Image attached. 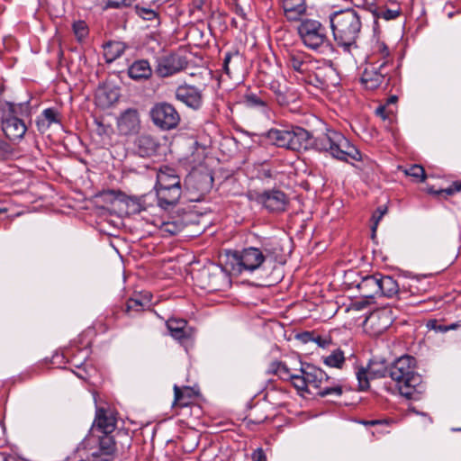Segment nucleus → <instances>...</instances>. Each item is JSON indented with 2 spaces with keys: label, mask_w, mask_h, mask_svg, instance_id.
Listing matches in <instances>:
<instances>
[{
  "label": "nucleus",
  "mask_w": 461,
  "mask_h": 461,
  "mask_svg": "<svg viewBox=\"0 0 461 461\" xmlns=\"http://www.w3.org/2000/svg\"><path fill=\"white\" fill-rule=\"evenodd\" d=\"M185 66L186 61L184 58L176 54H171L158 59L155 73L159 77H167L183 70Z\"/></svg>",
  "instance_id": "nucleus-18"
},
{
  "label": "nucleus",
  "mask_w": 461,
  "mask_h": 461,
  "mask_svg": "<svg viewBox=\"0 0 461 461\" xmlns=\"http://www.w3.org/2000/svg\"><path fill=\"white\" fill-rule=\"evenodd\" d=\"M197 393L190 386L180 388L176 384L174 385V401L173 408H184L189 406L195 399Z\"/></svg>",
  "instance_id": "nucleus-22"
},
{
  "label": "nucleus",
  "mask_w": 461,
  "mask_h": 461,
  "mask_svg": "<svg viewBox=\"0 0 461 461\" xmlns=\"http://www.w3.org/2000/svg\"><path fill=\"white\" fill-rule=\"evenodd\" d=\"M136 14L144 20L152 21L157 18V13L149 8L141 7L140 5L135 6Z\"/></svg>",
  "instance_id": "nucleus-44"
},
{
  "label": "nucleus",
  "mask_w": 461,
  "mask_h": 461,
  "mask_svg": "<svg viewBox=\"0 0 461 461\" xmlns=\"http://www.w3.org/2000/svg\"><path fill=\"white\" fill-rule=\"evenodd\" d=\"M251 420L252 422H254V423H260V422H262V421H263V420Z\"/></svg>",
  "instance_id": "nucleus-59"
},
{
  "label": "nucleus",
  "mask_w": 461,
  "mask_h": 461,
  "mask_svg": "<svg viewBox=\"0 0 461 461\" xmlns=\"http://www.w3.org/2000/svg\"><path fill=\"white\" fill-rule=\"evenodd\" d=\"M269 254L270 251L266 247L230 250L226 253L225 269L236 276L246 273L251 274L260 268Z\"/></svg>",
  "instance_id": "nucleus-7"
},
{
  "label": "nucleus",
  "mask_w": 461,
  "mask_h": 461,
  "mask_svg": "<svg viewBox=\"0 0 461 461\" xmlns=\"http://www.w3.org/2000/svg\"><path fill=\"white\" fill-rule=\"evenodd\" d=\"M251 458L253 461H267L266 454L262 448H257L254 450L251 455Z\"/></svg>",
  "instance_id": "nucleus-51"
},
{
  "label": "nucleus",
  "mask_w": 461,
  "mask_h": 461,
  "mask_svg": "<svg viewBox=\"0 0 461 461\" xmlns=\"http://www.w3.org/2000/svg\"><path fill=\"white\" fill-rule=\"evenodd\" d=\"M378 1L379 0H362V5L365 9L374 14L378 8Z\"/></svg>",
  "instance_id": "nucleus-50"
},
{
  "label": "nucleus",
  "mask_w": 461,
  "mask_h": 461,
  "mask_svg": "<svg viewBox=\"0 0 461 461\" xmlns=\"http://www.w3.org/2000/svg\"><path fill=\"white\" fill-rule=\"evenodd\" d=\"M401 12L399 9L392 10L385 8L384 6H378L375 12L373 14L374 17L376 19H384L386 21L393 20L400 15Z\"/></svg>",
  "instance_id": "nucleus-41"
},
{
  "label": "nucleus",
  "mask_w": 461,
  "mask_h": 461,
  "mask_svg": "<svg viewBox=\"0 0 461 461\" xmlns=\"http://www.w3.org/2000/svg\"><path fill=\"white\" fill-rule=\"evenodd\" d=\"M244 104L249 108L258 109L263 112L267 109V102L255 93H248L244 95Z\"/></svg>",
  "instance_id": "nucleus-34"
},
{
  "label": "nucleus",
  "mask_w": 461,
  "mask_h": 461,
  "mask_svg": "<svg viewBox=\"0 0 461 461\" xmlns=\"http://www.w3.org/2000/svg\"><path fill=\"white\" fill-rule=\"evenodd\" d=\"M158 206L163 210L175 207L182 195L180 176L175 168L167 166L161 167L157 173V181L154 186Z\"/></svg>",
  "instance_id": "nucleus-9"
},
{
  "label": "nucleus",
  "mask_w": 461,
  "mask_h": 461,
  "mask_svg": "<svg viewBox=\"0 0 461 461\" xmlns=\"http://www.w3.org/2000/svg\"><path fill=\"white\" fill-rule=\"evenodd\" d=\"M427 328L431 330H435L436 332L445 333L449 330H461V321L456 322H453L448 325L441 324L436 319L429 320L427 322Z\"/></svg>",
  "instance_id": "nucleus-35"
},
{
  "label": "nucleus",
  "mask_w": 461,
  "mask_h": 461,
  "mask_svg": "<svg viewBox=\"0 0 461 461\" xmlns=\"http://www.w3.org/2000/svg\"><path fill=\"white\" fill-rule=\"evenodd\" d=\"M135 0H104V10L126 8L132 5Z\"/></svg>",
  "instance_id": "nucleus-43"
},
{
  "label": "nucleus",
  "mask_w": 461,
  "mask_h": 461,
  "mask_svg": "<svg viewBox=\"0 0 461 461\" xmlns=\"http://www.w3.org/2000/svg\"><path fill=\"white\" fill-rule=\"evenodd\" d=\"M107 194H109L112 198L115 200H119L121 202L125 203L128 206L132 205L131 212H140L141 211L145 210L146 208L141 203V200L144 198L142 197H135V196H128L124 193L119 190H108Z\"/></svg>",
  "instance_id": "nucleus-29"
},
{
  "label": "nucleus",
  "mask_w": 461,
  "mask_h": 461,
  "mask_svg": "<svg viewBox=\"0 0 461 461\" xmlns=\"http://www.w3.org/2000/svg\"><path fill=\"white\" fill-rule=\"evenodd\" d=\"M376 275L378 285L380 286L379 295L388 298H392L397 295L399 298H401V295L405 291L404 286H402V289H401L398 282L390 276H384L381 273H376Z\"/></svg>",
  "instance_id": "nucleus-20"
},
{
  "label": "nucleus",
  "mask_w": 461,
  "mask_h": 461,
  "mask_svg": "<svg viewBox=\"0 0 461 461\" xmlns=\"http://www.w3.org/2000/svg\"><path fill=\"white\" fill-rule=\"evenodd\" d=\"M359 294L364 299H374L379 295L380 286L378 285L376 273L372 276H366L357 285Z\"/></svg>",
  "instance_id": "nucleus-21"
},
{
  "label": "nucleus",
  "mask_w": 461,
  "mask_h": 461,
  "mask_svg": "<svg viewBox=\"0 0 461 461\" xmlns=\"http://www.w3.org/2000/svg\"><path fill=\"white\" fill-rule=\"evenodd\" d=\"M106 320H107V322H108L109 325L113 324L114 320H115V312H113L111 316H107L106 317Z\"/></svg>",
  "instance_id": "nucleus-56"
},
{
  "label": "nucleus",
  "mask_w": 461,
  "mask_h": 461,
  "mask_svg": "<svg viewBox=\"0 0 461 461\" xmlns=\"http://www.w3.org/2000/svg\"><path fill=\"white\" fill-rule=\"evenodd\" d=\"M322 362L330 367L343 369L347 358L342 349L337 348L331 350L328 355L321 357Z\"/></svg>",
  "instance_id": "nucleus-32"
},
{
  "label": "nucleus",
  "mask_w": 461,
  "mask_h": 461,
  "mask_svg": "<svg viewBox=\"0 0 461 461\" xmlns=\"http://www.w3.org/2000/svg\"><path fill=\"white\" fill-rule=\"evenodd\" d=\"M262 137L271 145L294 152L314 149L329 153L332 158L349 162L360 161V151L339 131L327 129L325 132L313 136L304 128L294 124L271 128Z\"/></svg>",
  "instance_id": "nucleus-1"
},
{
  "label": "nucleus",
  "mask_w": 461,
  "mask_h": 461,
  "mask_svg": "<svg viewBox=\"0 0 461 461\" xmlns=\"http://www.w3.org/2000/svg\"><path fill=\"white\" fill-rule=\"evenodd\" d=\"M32 107L29 101L1 103V129L10 142L17 144L23 140L32 122Z\"/></svg>",
  "instance_id": "nucleus-4"
},
{
  "label": "nucleus",
  "mask_w": 461,
  "mask_h": 461,
  "mask_svg": "<svg viewBox=\"0 0 461 461\" xmlns=\"http://www.w3.org/2000/svg\"><path fill=\"white\" fill-rule=\"evenodd\" d=\"M175 97L194 110H198L203 105V89L186 83H183L176 87Z\"/></svg>",
  "instance_id": "nucleus-17"
},
{
  "label": "nucleus",
  "mask_w": 461,
  "mask_h": 461,
  "mask_svg": "<svg viewBox=\"0 0 461 461\" xmlns=\"http://www.w3.org/2000/svg\"><path fill=\"white\" fill-rule=\"evenodd\" d=\"M397 96L396 95H391L389 98H388V101L387 103L388 104H394L396 101H397Z\"/></svg>",
  "instance_id": "nucleus-58"
},
{
  "label": "nucleus",
  "mask_w": 461,
  "mask_h": 461,
  "mask_svg": "<svg viewBox=\"0 0 461 461\" xmlns=\"http://www.w3.org/2000/svg\"><path fill=\"white\" fill-rule=\"evenodd\" d=\"M393 322V312L388 308L371 312L365 321V329L373 336L383 334Z\"/></svg>",
  "instance_id": "nucleus-15"
},
{
  "label": "nucleus",
  "mask_w": 461,
  "mask_h": 461,
  "mask_svg": "<svg viewBox=\"0 0 461 461\" xmlns=\"http://www.w3.org/2000/svg\"><path fill=\"white\" fill-rule=\"evenodd\" d=\"M285 62L294 77L305 85L328 89L339 83L338 73L331 65H327L303 50H286Z\"/></svg>",
  "instance_id": "nucleus-3"
},
{
  "label": "nucleus",
  "mask_w": 461,
  "mask_h": 461,
  "mask_svg": "<svg viewBox=\"0 0 461 461\" xmlns=\"http://www.w3.org/2000/svg\"><path fill=\"white\" fill-rule=\"evenodd\" d=\"M140 127L139 113L136 109H128L118 120L119 131L123 135L137 133Z\"/></svg>",
  "instance_id": "nucleus-19"
},
{
  "label": "nucleus",
  "mask_w": 461,
  "mask_h": 461,
  "mask_svg": "<svg viewBox=\"0 0 461 461\" xmlns=\"http://www.w3.org/2000/svg\"><path fill=\"white\" fill-rule=\"evenodd\" d=\"M375 113L377 116L381 117L383 120H386L389 118V113L387 112L384 105H381L376 108Z\"/></svg>",
  "instance_id": "nucleus-52"
},
{
  "label": "nucleus",
  "mask_w": 461,
  "mask_h": 461,
  "mask_svg": "<svg viewBox=\"0 0 461 461\" xmlns=\"http://www.w3.org/2000/svg\"><path fill=\"white\" fill-rule=\"evenodd\" d=\"M73 32L78 41H83L89 34V29L85 21L78 20L72 24Z\"/></svg>",
  "instance_id": "nucleus-40"
},
{
  "label": "nucleus",
  "mask_w": 461,
  "mask_h": 461,
  "mask_svg": "<svg viewBox=\"0 0 461 461\" xmlns=\"http://www.w3.org/2000/svg\"><path fill=\"white\" fill-rule=\"evenodd\" d=\"M198 285L209 293L224 290L230 285L227 273L219 267H204L196 274Z\"/></svg>",
  "instance_id": "nucleus-13"
},
{
  "label": "nucleus",
  "mask_w": 461,
  "mask_h": 461,
  "mask_svg": "<svg viewBox=\"0 0 461 461\" xmlns=\"http://www.w3.org/2000/svg\"><path fill=\"white\" fill-rule=\"evenodd\" d=\"M330 29L337 45L346 52L357 49V40L362 28L361 17L355 9L347 8L331 13Z\"/></svg>",
  "instance_id": "nucleus-5"
},
{
  "label": "nucleus",
  "mask_w": 461,
  "mask_h": 461,
  "mask_svg": "<svg viewBox=\"0 0 461 461\" xmlns=\"http://www.w3.org/2000/svg\"><path fill=\"white\" fill-rule=\"evenodd\" d=\"M461 191V181L454 182L450 186L445 189H440L438 191H435L436 194H446V195H453L455 193ZM433 193V191H431Z\"/></svg>",
  "instance_id": "nucleus-47"
},
{
  "label": "nucleus",
  "mask_w": 461,
  "mask_h": 461,
  "mask_svg": "<svg viewBox=\"0 0 461 461\" xmlns=\"http://www.w3.org/2000/svg\"><path fill=\"white\" fill-rule=\"evenodd\" d=\"M256 201L270 212H283L286 210L289 198L283 191L272 189L258 194Z\"/></svg>",
  "instance_id": "nucleus-16"
},
{
  "label": "nucleus",
  "mask_w": 461,
  "mask_h": 461,
  "mask_svg": "<svg viewBox=\"0 0 461 461\" xmlns=\"http://www.w3.org/2000/svg\"><path fill=\"white\" fill-rule=\"evenodd\" d=\"M14 152L11 143L0 137V160L10 157Z\"/></svg>",
  "instance_id": "nucleus-45"
},
{
  "label": "nucleus",
  "mask_w": 461,
  "mask_h": 461,
  "mask_svg": "<svg viewBox=\"0 0 461 461\" xmlns=\"http://www.w3.org/2000/svg\"><path fill=\"white\" fill-rule=\"evenodd\" d=\"M86 370L83 369L82 372H78V373H76L77 375L81 378V379H84V380H86L87 379V376H86Z\"/></svg>",
  "instance_id": "nucleus-57"
},
{
  "label": "nucleus",
  "mask_w": 461,
  "mask_h": 461,
  "mask_svg": "<svg viewBox=\"0 0 461 461\" xmlns=\"http://www.w3.org/2000/svg\"><path fill=\"white\" fill-rule=\"evenodd\" d=\"M148 301L144 302L140 295H136L135 297L128 299L125 306V312L131 313V312H140L144 310L145 306L147 305Z\"/></svg>",
  "instance_id": "nucleus-37"
},
{
  "label": "nucleus",
  "mask_w": 461,
  "mask_h": 461,
  "mask_svg": "<svg viewBox=\"0 0 461 461\" xmlns=\"http://www.w3.org/2000/svg\"><path fill=\"white\" fill-rule=\"evenodd\" d=\"M315 332L314 331H303L301 333H298L296 335V339L302 341L303 343H308L312 342L314 338Z\"/></svg>",
  "instance_id": "nucleus-49"
},
{
  "label": "nucleus",
  "mask_w": 461,
  "mask_h": 461,
  "mask_svg": "<svg viewBox=\"0 0 461 461\" xmlns=\"http://www.w3.org/2000/svg\"><path fill=\"white\" fill-rule=\"evenodd\" d=\"M242 63L243 57L239 50H235L228 51L223 59L222 69L230 77H231L233 74L240 71Z\"/></svg>",
  "instance_id": "nucleus-28"
},
{
  "label": "nucleus",
  "mask_w": 461,
  "mask_h": 461,
  "mask_svg": "<svg viewBox=\"0 0 461 461\" xmlns=\"http://www.w3.org/2000/svg\"><path fill=\"white\" fill-rule=\"evenodd\" d=\"M269 89L274 93L276 100L280 105L289 104L290 101L278 81H272L269 84Z\"/></svg>",
  "instance_id": "nucleus-38"
},
{
  "label": "nucleus",
  "mask_w": 461,
  "mask_h": 461,
  "mask_svg": "<svg viewBox=\"0 0 461 461\" xmlns=\"http://www.w3.org/2000/svg\"><path fill=\"white\" fill-rule=\"evenodd\" d=\"M297 32L303 44L311 50L323 52L331 46L326 28L318 20L310 18L301 20Z\"/></svg>",
  "instance_id": "nucleus-11"
},
{
  "label": "nucleus",
  "mask_w": 461,
  "mask_h": 461,
  "mask_svg": "<svg viewBox=\"0 0 461 461\" xmlns=\"http://www.w3.org/2000/svg\"><path fill=\"white\" fill-rule=\"evenodd\" d=\"M137 152L140 157H151L155 155L158 149L157 140L149 134H142L136 140Z\"/></svg>",
  "instance_id": "nucleus-26"
},
{
  "label": "nucleus",
  "mask_w": 461,
  "mask_h": 461,
  "mask_svg": "<svg viewBox=\"0 0 461 461\" xmlns=\"http://www.w3.org/2000/svg\"><path fill=\"white\" fill-rule=\"evenodd\" d=\"M387 363L384 359L372 358L366 368L360 367L356 372L358 386L361 391L369 388V380L385 377L389 375Z\"/></svg>",
  "instance_id": "nucleus-14"
},
{
  "label": "nucleus",
  "mask_w": 461,
  "mask_h": 461,
  "mask_svg": "<svg viewBox=\"0 0 461 461\" xmlns=\"http://www.w3.org/2000/svg\"><path fill=\"white\" fill-rule=\"evenodd\" d=\"M397 80L393 65L388 60L370 64L364 69L360 77L362 86L372 91L378 88L387 90L389 86H394Z\"/></svg>",
  "instance_id": "nucleus-10"
},
{
  "label": "nucleus",
  "mask_w": 461,
  "mask_h": 461,
  "mask_svg": "<svg viewBox=\"0 0 461 461\" xmlns=\"http://www.w3.org/2000/svg\"><path fill=\"white\" fill-rule=\"evenodd\" d=\"M153 124L162 131L176 129L181 120L176 107L167 102H158L149 110Z\"/></svg>",
  "instance_id": "nucleus-12"
},
{
  "label": "nucleus",
  "mask_w": 461,
  "mask_h": 461,
  "mask_svg": "<svg viewBox=\"0 0 461 461\" xmlns=\"http://www.w3.org/2000/svg\"><path fill=\"white\" fill-rule=\"evenodd\" d=\"M313 339H314L312 342L316 343L319 347L322 348H326L331 344V339L329 336L322 337L315 333Z\"/></svg>",
  "instance_id": "nucleus-48"
},
{
  "label": "nucleus",
  "mask_w": 461,
  "mask_h": 461,
  "mask_svg": "<svg viewBox=\"0 0 461 461\" xmlns=\"http://www.w3.org/2000/svg\"><path fill=\"white\" fill-rule=\"evenodd\" d=\"M167 327L170 335L176 340L184 341L191 336V328L183 319H169Z\"/></svg>",
  "instance_id": "nucleus-25"
},
{
  "label": "nucleus",
  "mask_w": 461,
  "mask_h": 461,
  "mask_svg": "<svg viewBox=\"0 0 461 461\" xmlns=\"http://www.w3.org/2000/svg\"><path fill=\"white\" fill-rule=\"evenodd\" d=\"M389 376L395 382L401 395L407 399H413L420 393L422 378L416 370L413 357L404 355L394 360L390 366Z\"/></svg>",
  "instance_id": "nucleus-6"
},
{
  "label": "nucleus",
  "mask_w": 461,
  "mask_h": 461,
  "mask_svg": "<svg viewBox=\"0 0 461 461\" xmlns=\"http://www.w3.org/2000/svg\"><path fill=\"white\" fill-rule=\"evenodd\" d=\"M384 421L380 420H364L362 421L363 424L366 426H375L377 424H382Z\"/></svg>",
  "instance_id": "nucleus-53"
},
{
  "label": "nucleus",
  "mask_w": 461,
  "mask_h": 461,
  "mask_svg": "<svg viewBox=\"0 0 461 461\" xmlns=\"http://www.w3.org/2000/svg\"><path fill=\"white\" fill-rule=\"evenodd\" d=\"M185 228L182 221L175 220L170 221H163L160 225V231L165 234L176 235Z\"/></svg>",
  "instance_id": "nucleus-36"
},
{
  "label": "nucleus",
  "mask_w": 461,
  "mask_h": 461,
  "mask_svg": "<svg viewBox=\"0 0 461 461\" xmlns=\"http://www.w3.org/2000/svg\"><path fill=\"white\" fill-rule=\"evenodd\" d=\"M37 130L41 133H45L52 124H60V114L55 108H47L37 117Z\"/></svg>",
  "instance_id": "nucleus-23"
},
{
  "label": "nucleus",
  "mask_w": 461,
  "mask_h": 461,
  "mask_svg": "<svg viewBox=\"0 0 461 461\" xmlns=\"http://www.w3.org/2000/svg\"><path fill=\"white\" fill-rule=\"evenodd\" d=\"M127 46L122 41H109L104 45V56L107 63H111L120 58Z\"/></svg>",
  "instance_id": "nucleus-31"
},
{
  "label": "nucleus",
  "mask_w": 461,
  "mask_h": 461,
  "mask_svg": "<svg viewBox=\"0 0 461 461\" xmlns=\"http://www.w3.org/2000/svg\"><path fill=\"white\" fill-rule=\"evenodd\" d=\"M282 6L288 21H299L306 11L304 0H283Z\"/></svg>",
  "instance_id": "nucleus-27"
},
{
  "label": "nucleus",
  "mask_w": 461,
  "mask_h": 461,
  "mask_svg": "<svg viewBox=\"0 0 461 461\" xmlns=\"http://www.w3.org/2000/svg\"><path fill=\"white\" fill-rule=\"evenodd\" d=\"M405 174L413 177L417 182H423L426 179V173L424 168L420 165H411L405 169Z\"/></svg>",
  "instance_id": "nucleus-42"
},
{
  "label": "nucleus",
  "mask_w": 461,
  "mask_h": 461,
  "mask_svg": "<svg viewBox=\"0 0 461 461\" xmlns=\"http://www.w3.org/2000/svg\"><path fill=\"white\" fill-rule=\"evenodd\" d=\"M324 384L326 386H328V387H332L334 385H339L342 389V385H341L340 382L338 381V380L332 379L331 377H330V383L329 384Z\"/></svg>",
  "instance_id": "nucleus-55"
},
{
  "label": "nucleus",
  "mask_w": 461,
  "mask_h": 461,
  "mask_svg": "<svg viewBox=\"0 0 461 461\" xmlns=\"http://www.w3.org/2000/svg\"><path fill=\"white\" fill-rule=\"evenodd\" d=\"M260 175L264 178H271L273 176L272 170L271 169H262L260 171Z\"/></svg>",
  "instance_id": "nucleus-54"
},
{
  "label": "nucleus",
  "mask_w": 461,
  "mask_h": 461,
  "mask_svg": "<svg viewBox=\"0 0 461 461\" xmlns=\"http://www.w3.org/2000/svg\"><path fill=\"white\" fill-rule=\"evenodd\" d=\"M117 418L109 409L97 407L95 416L84 440L90 461H115L118 452L131 446L132 438L125 430H116Z\"/></svg>",
  "instance_id": "nucleus-2"
},
{
  "label": "nucleus",
  "mask_w": 461,
  "mask_h": 461,
  "mask_svg": "<svg viewBox=\"0 0 461 461\" xmlns=\"http://www.w3.org/2000/svg\"><path fill=\"white\" fill-rule=\"evenodd\" d=\"M373 55L378 56L379 60L376 63H381L389 60L390 51L386 44L383 41H376L373 46Z\"/></svg>",
  "instance_id": "nucleus-39"
},
{
  "label": "nucleus",
  "mask_w": 461,
  "mask_h": 461,
  "mask_svg": "<svg viewBox=\"0 0 461 461\" xmlns=\"http://www.w3.org/2000/svg\"><path fill=\"white\" fill-rule=\"evenodd\" d=\"M152 72V68L147 59L135 60L128 68V76L135 81L149 79Z\"/></svg>",
  "instance_id": "nucleus-24"
},
{
  "label": "nucleus",
  "mask_w": 461,
  "mask_h": 461,
  "mask_svg": "<svg viewBox=\"0 0 461 461\" xmlns=\"http://www.w3.org/2000/svg\"><path fill=\"white\" fill-rule=\"evenodd\" d=\"M330 383V376L320 367L309 363H301L299 374L294 377V386L302 392H308L309 387L318 390L316 394L321 397L330 395L340 396L343 393L339 385L328 387L324 384Z\"/></svg>",
  "instance_id": "nucleus-8"
},
{
  "label": "nucleus",
  "mask_w": 461,
  "mask_h": 461,
  "mask_svg": "<svg viewBox=\"0 0 461 461\" xmlns=\"http://www.w3.org/2000/svg\"><path fill=\"white\" fill-rule=\"evenodd\" d=\"M267 373L278 376L284 381H290L294 385V377L296 374H292L289 367L285 362L275 360L272 361L267 367Z\"/></svg>",
  "instance_id": "nucleus-30"
},
{
  "label": "nucleus",
  "mask_w": 461,
  "mask_h": 461,
  "mask_svg": "<svg viewBox=\"0 0 461 461\" xmlns=\"http://www.w3.org/2000/svg\"><path fill=\"white\" fill-rule=\"evenodd\" d=\"M433 285L428 280L426 276L413 278L411 280L408 289L412 295H423L429 292Z\"/></svg>",
  "instance_id": "nucleus-33"
},
{
  "label": "nucleus",
  "mask_w": 461,
  "mask_h": 461,
  "mask_svg": "<svg viewBox=\"0 0 461 461\" xmlns=\"http://www.w3.org/2000/svg\"><path fill=\"white\" fill-rule=\"evenodd\" d=\"M387 213V207L385 205L379 206L372 215V221H374L372 226V230L375 232L376 230L377 225L379 221L382 220L384 214Z\"/></svg>",
  "instance_id": "nucleus-46"
}]
</instances>
